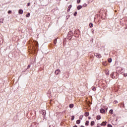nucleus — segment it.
Here are the masks:
<instances>
[{"label":"nucleus","instance_id":"obj_16","mask_svg":"<svg viewBox=\"0 0 127 127\" xmlns=\"http://www.w3.org/2000/svg\"><path fill=\"white\" fill-rule=\"evenodd\" d=\"M85 126H89V121H86V122H85Z\"/></svg>","mask_w":127,"mask_h":127},{"label":"nucleus","instance_id":"obj_5","mask_svg":"<svg viewBox=\"0 0 127 127\" xmlns=\"http://www.w3.org/2000/svg\"><path fill=\"white\" fill-rule=\"evenodd\" d=\"M107 125V122H103L101 124H100V126H103V127H105Z\"/></svg>","mask_w":127,"mask_h":127},{"label":"nucleus","instance_id":"obj_12","mask_svg":"<svg viewBox=\"0 0 127 127\" xmlns=\"http://www.w3.org/2000/svg\"><path fill=\"white\" fill-rule=\"evenodd\" d=\"M94 125H95V122L92 121V122H91L90 126H91L92 127H93V126H94Z\"/></svg>","mask_w":127,"mask_h":127},{"label":"nucleus","instance_id":"obj_36","mask_svg":"<svg viewBox=\"0 0 127 127\" xmlns=\"http://www.w3.org/2000/svg\"><path fill=\"white\" fill-rule=\"evenodd\" d=\"M73 127H77V126H73Z\"/></svg>","mask_w":127,"mask_h":127},{"label":"nucleus","instance_id":"obj_23","mask_svg":"<svg viewBox=\"0 0 127 127\" xmlns=\"http://www.w3.org/2000/svg\"><path fill=\"white\" fill-rule=\"evenodd\" d=\"M108 62H109V63H111V62H112V59H109L108 60Z\"/></svg>","mask_w":127,"mask_h":127},{"label":"nucleus","instance_id":"obj_32","mask_svg":"<svg viewBox=\"0 0 127 127\" xmlns=\"http://www.w3.org/2000/svg\"><path fill=\"white\" fill-rule=\"evenodd\" d=\"M92 90H93V91H95V88H93V89H92Z\"/></svg>","mask_w":127,"mask_h":127},{"label":"nucleus","instance_id":"obj_7","mask_svg":"<svg viewBox=\"0 0 127 127\" xmlns=\"http://www.w3.org/2000/svg\"><path fill=\"white\" fill-rule=\"evenodd\" d=\"M100 112L101 114H104V113H105V109L101 108L100 109Z\"/></svg>","mask_w":127,"mask_h":127},{"label":"nucleus","instance_id":"obj_1","mask_svg":"<svg viewBox=\"0 0 127 127\" xmlns=\"http://www.w3.org/2000/svg\"><path fill=\"white\" fill-rule=\"evenodd\" d=\"M111 77L112 79H118L119 75L116 72H113L111 74Z\"/></svg>","mask_w":127,"mask_h":127},{"label":"nucleus","instance_id":"obj_29","mask_svg":"<svg viewBox=\"0 0 127 127\" xmlns=\"http://www.w3.org/2000/svg\"><path fill=\"white\" fill-rule=\"evenodd\" d=\"M103 65H104L105 66H106V65H107V64H105V63H103Z\"/></svg>","mask_w":127,"mask_h":127},{"label":"nucleus","instance_id":"obj_13","mask_svg":"<svg viewBox=\"0 0 127 127\" xmlns=\"http://www.w3.org/2000/svg\"><path fill=\"white\" fill-rule=\"evenodd\" d=\"M73 107H74V104H71L69 105V108L70 109H72V108H73Z\"/></svg>","mask_w":127,"mask_h":127},{"label":"nucleus","instance_id":"obj_35","mask_svg":"<svg viewBox=\"0 0 127 127\" xmlns=\"http://www.w3.org/2000/svg\"><path fill=\"white\" fill-rule=\"evenodd\" d=\"M80 127H85V126H81Z\"/></svg>","mask_w":127,"mask_h":127},{"label":"nucleus","instance_id":"obj_6","mask_svg":"<svg viewBox=\"0 0 127 127\" xmlns=\"http://www.w3.org/2000/svg\"><path fill=\"white\" fill-rule=\"evenodd\" d=\"M18 13L19 14H22V13H23V10H22L21 9H19L18 11Z\"/></svg>","mask_w":127,"mask_h":127},{"label":"nucleus","instance_id":"obj_15","mask_svg":"<svg viewBox=\"0 0 127 127\" xmlns=\"http://www.w3.org/2000/svg\"><path fill=\"white\" fill-rule=\"evenodd\" d=\"M81 8H82V6H81V5H78V6H77V9H78V10L81 9Z\"/></svg>","mask_w":127,"mask_h":127},{"label":"nucleus","instance_id":"obj_30","mask_svg":"<svg viewBox=\"0 0 127 127\" xmlns=\"http://www.w3.org/2000/svg\"><path fill=\"white\" fill-rule=\"evenodd\" d=\"M28 68H30V65H28Z\"/></svg>","mask_w":127,"mask_h":127},{"label":"nucleus","instance_id":"obj_26","mask_svg":"<svg viewBox=\"0 0 127 127\" xmlns=\"http://www.w3.org/2000/svg\"><path fill=\"white\" fill-rule=\"evenodd\" d=\"M30 5V2H29L27 4V6H29Z\"/></svg>","mask_w":127,"mask_h":127},{"label":"nucleus","instance_id":"obj_3","mask_svg":"<svg viewBox=\"0 0 127 127\" xmlns=\"http://www.w3.org/2000/svg\"><path fill=\"white\" fill-rule=\"evenodd\" d=\"M60 73H61L60 69H57L55 71V73L56 74V75H59V74H60Z\"/></svg>","mask_w":127,"mask_h":127},{"label":"nucleus","instance_id":"obj_9","mask_svg":"<svg viewBox=\"0 0 127 127\" xmlns=\"http://www.w3.org/2000/svg\"><path fill=\"white\" fill-rule=\"evenodd\" d=\"M71 7H72V5L68 6L67 8V11H70V10L71 9Z\"/></svg>","mask_w":127,"mask_h":127},{"label":"nucleus","instance_id":"obj_25","mask_svg":"<svg viewBox=\"0 0 127 127\" xmlns=\"http://www.w3.org/2000/svg\"><path fill=\"white\" fill-rule=\"evenodd\" d=\"M80 2H81V0H77V3H80Z\"/></svg>","mask_w":127,"mask_h":127},{"label":"nucleus","instance_id":"obj_22","mask_svg":"<svg viewBox=\"0 0 127 127\" xmlns=\"http://www.w3.org/2000/svg\"><path fill=\"white\" fill-rule=\"evenodd\" d=\"M113 104H118V101H116V100L114 101L113 102Z\"/></svg>","mask_w":127,"mask_h":127},{"label":"nucleus","instance_id":"obj_17","mask_svg":"<svg viewBox=\"0 0 127 127\" xmlns=\"http://www.w3.org/2000/svg\"><path fill=\"white\" fill-rule=\"evenodd\" d=\"M89 27H90V28H92V27H93V23H90L89 25Z\"/></svg>","mask_w":127,"mask_h":127},{"label":"nucleus","instance_id":"obj_28","mask_svg":"<svg viewBox=\"0 0 127 127\" xmlns=\"http://www.w3.org/2000/svg\"><path fill=\"white\" fill-rule=\"evenodd\" d=\"M43 115H44V116H45L46 115V112H43Z\"/></svg>","mask_w":127,"mask_h":127},{"label":"nucleus","instance_id":"obj_33","mask_svg":"<svg viewBox=\"0 0 127 127\" xmlns=\"http://www.w3.org/2000/svg\"><path fill=\"white\" fill-rule=\"evenodd\" d=\"M79 119L80 120H82V118H81V117H79Z\"/></svg>","mask_w":127,"mask_h":127},{"label":"nucleus","instance_id":"obj_19","mask_svg":"<svg viewBox=\"0 0 127 127\" xmlns=\"http://www.w3.org/2000/svg\"><path fill=\"white\" fill-rule=\"evenodd\" d=\"M54 44H56L57 43V39H56L54 41Z\"/></svg>","mask_w":127,"mask_h":127},{"label":"nucleus","instance_id":"obj_24","mask_svg":"<svg viewBox=\"0 0 127 127\" xmlns=\"http://www.w3.org/2000/svg\"><path fill=\"white\" fill-rule=\"evenodd\" d=\"M108 127H113V126H112V125L109 124L107 126Z\"/></svg>","mask_w":127,"mask_h":127},{"label":"nucleus","instance_id":"obj_34","mask_svg":"<svg viewBox=\"0 0 127 127\" xmlns=\"http://www.w3.org/2000/svg\"><path fill=\"white\" fill-rule=\"evenodd\" d=\"M89 120H91V117H88Z\"/></svg>","mask_w":127,"mask_h":127},{"label":"nucleus","instance_id":"obj_21","mask_svg":"<svg viewBox=\"0 0 127 127\" xmlns=\"http://www.w3.org/2000/svg\"><path fill=\"white\" fill-rule=\"evenodd\" d=\"M11 10H8V13L9 14H11Z\"/></svg>","mask_w":127,"mask_h":127},{"label":"nucleus","instance_id":"obj_4","mask_svg":"<svg viewBox=\"0 0 127 127\" xmlns=\"http://www.w3.org/2000/svg\"><path fill=\"white\" fill-rule=\"evenodd\" d=\"M37 124H36V123L34 122L32 124L31 127H37Z\"/></svg>","mask_w":127,"mask_h":127},{"label":"nucleus","instance_id":"obj_18","mask_svg":"<svg viewBox=\"0 0 127 127\" xmlns=\"http://www.w3.org/2000/svg\"><path fill=\"white\" fill-rule=\"evenodd\" d=\"M26 17H29L30 16V13H28L26 15Z\"/></svg>","mask_w":127,"mask_h":127},{"label":"nucleus","instance_id":"obj_31","mask_svg":"<svg viewBox=\"0 0 127 127\" xmlns=\"http://www.w3.org/2000/svg\"><path fill=\"white\" fill-rule=\"evenodd\" d=\"M97 127H100V125L98 124Z\"/></svg>","mask_w":127,"mask_h":127},{"label":"nucleus","instance_id":"obj_10","mask_svg":"<svg viewBox=\"0 0 127 127\" xmlns=\"http://www.w3.org/2000/svg\"><path fill=\"white\" fill-rule=\"evenodd\" d=\"M76 123L77 125H79V124H80V123H81V120H78L76 121Z\"/></svg>","mask_w":127,"mask_h":127},{"label":"nucleus","instance_id":"obj_38","mask_svg":"<svg viewBox=\"0 0 127 127\" xmlns=\"http://www.w3.org/2000/svg\"><path fill=\"white\" fill-rule=\"evenodd\" d=\"M66 1L68 0H66Z\"/></svg>","mask_w":127,"mask_h":127},{"label":"nucleus","instance_id":"obj_20","mask_svg":"<svg viewBox=\"0 0 127 127\" xmlns=\"http://www.w3.org/2000/svg\"><path fill=\"white\" fill-rule=\"evenodd\" d=\"M75 119V117L74 116H72L71 120V121H74V119Z\"/></svg>","mask_w":127,"mask_h":127},{"label":"nucleus","instance_id":"obj_11","mask_svg":"<svg viewBox=\"0 0 127 127\" xmlns=\"http://www.w3.org/2000/svg\"><path fill=\"white\" fill-rule=\"evenodd\" d=\"M89 112H86L84 114L85 117H89Z\"/></svg>","mask_w":127,"mask_h":127},{"label":"nucleus","instance_id":"obj_8","mask_svg":"<svg viewBox=\"0 0 127 127\" xmlns=\"http://www.w3.org/2000/svg\"><path fill=\"white\" fill-rule=\"evenodd\" d=\"M101 116L100 115H98L97 117H96V120H101Z\"/></svg>","mask_w":127,"mask_h":127},{"label":"nucleus","instance_id":"obj_14","mask_svg":"<svg viewBox=\"0 0 127 127\" xmlns=\"http://www.w3.org/2000/svg\"><path fill=\"white\" fill-rule=\"evenodd\" d=\"M109 113H110V114L113 115V114H114V110H113V109L110 110L109 111Z\"/></svg>","mask_w":127,"mask_h":127},{"label":"nucleus","instance_id":"obj_27","mask_svg":"<svg viewBox=\"0 0 127 127\" xmlns=\"http://www.w3.org/2000/svg\"><path fill=\"white\" fill-rule=\"evenodd\" d=\"M74 16H76V15H77V12H74Z\"/></svg>","mask_w":127,"mask_h":127},{"label":"nucleus","instance_id":"obj_2","mask_svg":"<svg viewBox=\"0 0 127 127\" xmlns=\"http://www.w3.org/2000/svg\"><path fill=\"white\" fill-rule=\"evenodd\" d=\"M95 57L96 58H98L99 59H100V58H102V56L99 53H96L95 54Z\"/></svg>","mask_w":127,"mask_h":127},{"label":"nucleus","instance_id":"obj_37","mask_svg":"<svg viewBox=\"0 0 127 127\" xmlns=\"http://www.w3.org/2000/svg\"><path fill=\"white\" fill-rule=\"evenodd\" d=\"M106 75H109V73H106Z\"/></svg>","mask_w":127,"mask_h":127}]
</instances>
